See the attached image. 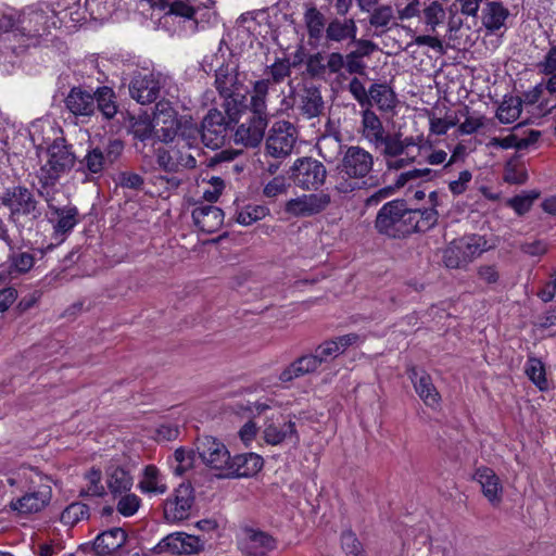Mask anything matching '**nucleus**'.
<instances>
[{
    "instance_id": "1",
    "label": "nucleus",
    "mask_w": 556,
    "mask_h": 556,
    "mask_svg": "<svg viewBox=\"0 0 556 556\" xmlns=\"http://www.w3.org/2000/svg\"><path fill=\"white\" fill-rule=\"evenodd\" d=\"M439 214L433 208H408L405 201L393 200L378 212L375 228L390 238H402L413 232H425L434 227Z\"/></svg>"
},
{
    "instance_id": "2",
    "label": "nucleus",
    "mask_w": 556,
    "mask_h": 556,
    "mask_svg": "<svg viewBox=\"0 0 556 556\" xmlns=\"http://www.w3.org/2000/svg\"><path fill=\"white\" fill-rule=\"evenodd\" d=\"M374 167V156L359 146L346 147L337 174L332 176L333 190L340 194H350L359 190L363 179L368 176Z\"/></svg>"
},
{
    "instance_id": "3",
    "label": "nucleus",
    "mask_w": 556,
    "mask_h": 556,
    "mask_svg": "<svg viewBox=\"0 0 556 556\" xmlns=\"http://www.w3.org/2000/svg\"><path fill=\"white\" fill-rule=\"evenodd\" d=\"M39 168L37 178L42 187L55 185V182L68 173L76 162V155L71 144L64 138H55L45 150L37 154Z\"/></svg>"
},
{
    "instance_id": "4",
    "label": "nucleus",
    "mask_w": 556,
    "mask_h": 556,
    "mask_svg": "<svg viewBox=\"0 0 556 556\" xmlns=\"http://www.w3.org/2000/svg\"><path fill=\"white\" fill-rule=\"evenodd\" d=\"M179 128L177 112L165 99L141 111V141L154 138L160 142H170Z\"/></svg>"
},
{
    "instance_id": "5",
    "label": "nucleus",
    "mask_w": 556,
    "mask_h": 556,
    "mask_svg": "<svg viewBox=\"0 0 556 556\" xmlns=\"http://www.w3.org/2000/svg\"><path fill=\"white\" fill-rule=\"evenodd\" d=\"M362 116V136L375 148L382 147V155H395L403 151L408 144H412V137L403 138L401 132L386 134L383 124L379 116L370 109L366 108L361 113Z\"/></svg>"
},
{
    "instance_id": "6",
    "label": "nucleus",
    "mask_w": 556,
    "mask_h": 556,
    "mask_svg": "<svg viewBox=\"0 0 556 556\" xmlns=\"http://www.w3.org/2000/svg\"><path fill=\"white\" fill-rule=\"evenodd\" d=\"M224 108L226 116L217 109H211L201 123V140L213 150L225 144L229 130L239 119L240 109H232L230 101Z\"/></svg>"
},
{
    "instance_id": "7",
    "label": "nucleus",
    "mask_w": 556,
    "mask_h": 556,
    "mask_svg": "<svg viewBox=\"0 0 556 556\" xmlns=\"http://www.w3.org/2000/svg\"><path fill=\"white\" fill-rule=\"evenodd\" d=\"M61 18L56 12L46 3L28 7L18 16L17 29L27 37H41L52 28H58Z\"/></svg>"
},
{
    "instance_id": "8",
    "label": "nucleus",
    "mask_w": 556,
    "mask_h": 556,
    "mask_svg": "<svg viewBox=\"0 0 556 556\" xmlns=\"http://www.w3.org/2000/svg\"><path fill=\"white\" fill-rule=\"evenodd\" d=\"M486 240L479 235L453 240L443 251V263L448 268H460L488 250Z\"/></svg>"
},
{
    "instance_id": "9",
    "label": "nucleus",
    "mask_w": 556,
    "mask_h": 556,
    "mask_svg": "<svg viewBox=\"0 0 556 556\" xmlns=\"http://www.w3.org/2000/svg\"><path fill=\"white\" fill-rule=\"evenodd\" d=\"M39 193L48 206L47 219L52 225L53 238L58 242H63L79 223L78 210L74 205L59 206L49 190H40Z\"/></svg>"
},
{
    "instance_id": "10",
    "label": "nucleus",
    "mask_w": 556,
    "mask_h": 556,
    "mask_svg": "<svg viewBox=\"0 0 556 556\" xmlns=\"http://www.w3.org/2000/svg\"><path fill=\"white\" fill-rule=\"evenodd\" d=\"M289 178L300 189L316 191L327 179L325 165L311 156L296 159L289 170Z\"/></svg>"
},
{
    "instance_id": "11",
    "label": "nucleus",
    "mask_w": 556,
    "mask_h": 556,
    "mask_svg": "<svg viewBox=\"0 0 556 556\" xmlns=\"http://www.w3.org/2000/svg\"><path fill=\"white\" fill-rule=\"evenodd\" d=\"M0 203L10 212L13 220L22 216L37 218L40 215L38 201L33 191L22 185H13L0 193Z\"/></svg>"
},
{
    "instance_id": "12",
    "label": "nucleus",
    "mask_w": 556,
    "mask_h": 556,
    "mask_svg": "<svg viewBox=\"0 0 556 556\" xmlns=\"http://www.w3.org/2000/svg\"><path fill=\"white\" fill-rule=\"evenodd\" d=\"M204 549V542L199 536L186 532H174L162 539L155 546L141 545L144 556L170 553L173 555H192Z\"/></svg>"
},
{
    "instance_id": "13",
    "label": "nucleus",
    "mask_w": 556,
    "mask_h": 556,
    "mask_svg": "<svg viewBox=\"0 0 556 556\" xmlns=\"http://www.w3.org/2000/svg\"><path fill=\"white\" fill-rule=\"evenodd\" d=\"M298 139L294 125L288 121L275 122L266 139V151L273 157H286L291 154Z\"/></svg>"
},
{
    "instance_id": "14",
    "label": "nucleus",
    "mask_w": 556,
    "mask_h": 556,
    "mask_svg": "<svg viewBox=\"0 0 556 556\" xmlns=\"http://www.w3.org/2000/svg\"><path fill=\"white\" fill-rule=\"evenodd\" d=\"M194 505V490L190 483H181L164 502V518L170 523L180 522L190 517Z\"/></svg>"
},
{
    "instance_id": "15",
    "label": "nucleus",
    "mask_w": 556,
    "mask_h": 556,
    "mask_svg": "<svg viewBox=\"0 0 556 556\" xmlns=\"http://www.w3.org/2000/svg\"><path fill=\"white\" fill-rule=\"evenodd\" d=\"M197 452L207 467L219 473H224L226 466L229 465V451L223 442L213 437L198 439Z\"/></svg>"
},
{
    "instance_id": "16",
    "label": "nucleus",
    "mask_w": 556,
    "mask_h": 556,
    "mask_svg": "<svg viewBox=\"0 0 556 556\" xmlns=\"http://www.w3.org/2000/svg\"><path fill=\"white\" fill-rule=\"evenodd\" d=\"M330 203L331 197L329 193H309L289 200L286 203L285 211L296 217H307L325 211Z\"/></svg>"
},
{
    "instance_id": "17",
    "label": "nucleus",
    "mask_w": 556,
    "mask_h": 556,
    "mask_svg": "<svg viewBox=\"0 0 556 556\" xmlns=\"http://www.w3.org/2000/svg\"><path fill=\"white\" fill-rule=\"evenodd\" d=\"M242 84L239 80L237 66L224 64L215 72V87L218 93L225 99V103L230 101L232 109H239L236 97Z\"/></svg>"
},
{
    "instance_id": "18",
    "label": "nucleus",
    "mask_w": 556,
    "mask_h": 556,
    "mask_svg": "<svg viewBox=\"0 0 556 556\" xmlns=\"http://www.w3.org/2000/svg\"><path fill=\"white\" fill-rule=\"evenodd\" d=\"M358 27L352 17H334L327 23L325 40L327 45L333 43H355L359 41L357 38Z\"/></svg>"
},
{
    "instance_id": "19",
    "label": "nucleus",
    "mask_w": 556,
    "mask_h": 556,
    "mask_svg": "<svg viewBox=\"0 0 556 556\" xmlns=\"http://www.w3.org/2000/svg\"><path fill=\"white\" fill-rule=\"evenodd\" d=\"M263 458L255 453L238 454L229 457V465L219 477H252L263 467Z\"/></svg>"
},
{
    "instance_id": "20",
    "label": "nucleus",
    "mask_w": 556,
    "mask_h": 556,
    "mask_svg": "<svg viewBox=\"0 0 556 556\" xmlns=\"http://www.w3.org/2000/svg\"><path fill=\"white\" fill-rule=\"evenodd\" d=\"M353 45L355 49L343 54L344 70L350 75H364L367 68L364 58L370 56L379 48L369 39H359Z\"/></svg>"
},
{
    "instance_id": "21",
    "label": "nucleus",
    "mask_w": 556,
    "mask_h": 556,
    "mask_svg": "<svg viewBox=\"0 0 556 556\" xmlns=\"http://www.w3.org/2000/svg\"><path fill=\"white\" fill-rule=\"evenodd\" d=\"M185 148H170L163 147L156 150V160L163 169L167 172H178L181 168H194L197 166L195 157L184 151Z\"/></svg>"
},
{
    "instance_id": "22",
    "label": "nucleus",
    "mask_w": 556,
    "mask_h": 556,
    "mask_svg": "<svg viewBox=\"0 0 556 556\" xmlns=\"http://www.w3.org/2000/svg\"><path fill=\"white\" fill-rule=\"evenodd\" d=\"M408 377L414 384V389L425 405L435 408L440 405L441 395L429 374L418 370L415 367L408 369Z\"/></svg>"
},
{
    "instance_id": "23",
    "label": "nucleus",
    "mask_w": 556,
    "mask_h": 556,
    "mask_svg": "<svg viewBox=\"0 0 556 556\" xmlns=\"http://www.w3.org/2000/svg\"><path fill=\"white\" fill-rule=\"evenodd\" d=\"M240 546L241 549L250 556H266L270 551L276 548L277 541L266 532L250 529L245 531Z\"/></svg>"
},
{
    "instance_id": "24",
    "label": "nucleus",
    "mask_w": 556,
    "mask_h": 556,
    "mask_svg": "<svg viewBox=\"0 0 556 556\" xmlns=\"http://www.w3.org/2000/svg\"><path fill=\"white\" fill-rule=\"evenodd\" d=\"M51 500V490L45 488L42 490L26 493L22 497L12 500L10 508L20 515H29L41 511Z\"/></svg>"
},
{
    "instance_id": "25",
    "label": "nucleus",
    "mask_w": 556,
    "mask_h": 556,
    "mask_svg": "<svg viewBox=\"0 0 556 556\" xmlns=\"http://www.w3.org/2000/svg\"><path fill=\"white\" fill-rule=\"evenodd\" d=\"M475 480L481 485L483 495L493 506H498L503 500V484L498 476L489 467L476 470Z\"/></svg>"
},
{
    "instance_id": "26",
    "label": "nucleus",
    "mask_w": 556,
    "mask_h": 556,
    "mask_svg": "<svg viewBox=\"0 0 556 556\" xmlns=\"http://www.w3.org/2000/svg\"><path fill=\"white\" fill-rule=\"evenodd\" d=\"M268 122L263 118L250 117L247 122L238 126L235 132L236 143L245 147H256L264 138Z\"/></svg>"
},
{
    "instance_id": "27",
    "label": "nucleus",
    "mask_w": 556,
    "mask_h": 556,
    "mask_svg": "<svg viewBox=\"0 0 556 556\" xmlns=\"http://www.w3.org/2000/svg\"><path fill=\"white\" fill-rule=\"evenodd\" d=\"M303 22L307 31L308 43L316 46L325 37L327 22L325 15L314 4H305Z\"/></svg>"
},
{
    "instance_id": "28",
    "label": "nucleus",
    "mask_w": 556,
    "mask_h": 556,
    "mask_svg": "<svg viewBox=\"0 0 556 556\" xmlns=\"http://www.w3.org/2000/svg\"><path fill=\"white\" fill-rule=\"evenodd\" d=\"M194 224L206 233L217 231L224 223V212L214 205H202L192 211Z\"/></svg>"
},
{
    "instance_id": "29",
    "label": "nucleus",
    "mask_w": 556,
    "mask_h": 556,
    "mask_svg": "<svg viewBox=\"0 0 556 556\" xmlns=\"http://www.w3.org/2000/svg\"><path fill=\"white\" fill-rule=\"evenodd\" d=\"M121 150L122 143L119 141H113L110 144L106 156L103 154L101 149L93 148L89 150L80 161V169L90 174H99L104 169L108 162H113L111 154H118Z\"/></svg>"
},
{
    "instance_id": "30",
    "label": "nucleus",
    "mask_w": 556,
    "mask_h": 556,
    "mask_svg": "<svg viewBox=\"0 0 556 556\" xmlns=\"http://www.w3.org/2000/svg\"><path fill=\"white\" fill-rule=\"evenodd\" d=\"M410 137L413 143L403 148L401 153L395 155H383L386 159H394L387 162L389 169H401L415 162L421 163L420 157L422 156V152L426 150L425 146L420 144L422 139L413 136Z\"/></svg>"
},
{
    "instance_id": "31",
    "label": "nucleus",
    "mask_w": 556,
    "mask_h": 556,
    "mask_svg": "<svg viewBox=\"0 0 556 556\" xmlns=\"http://www.w3.org/2000/svg\"><path fill=\"white\" fill-rule=\"evenodd\" d=\"M269 79H260L253 83L252 94L249 104L251 116L263 118L268 122L267 96L269 91Z\"/></svg>"
},
{
    "instance_id": "32",
    "label": "nucleus",
    "mask_w": 556,
    "mask_h": 556,
    "mask_svg": "<svg viewBox=\"0 0 556 556\" xmlns=\"http://www.w3.org/2000/svg\"><path fill=\"white\" fill-rule=\"evenodd\" d=\"M126 538L123 529L113 528L97 535L93 542V549L97 555H110L125 544Z\"/></svg>"
},
{
    "instance_id": "33",
    "label": "nucleus",
    "mask_w": 556,
    "mask_h": 556,
    "mask_svg": "<svg viewBox=\"0 0 556 556\" xmlns=\"http://www.w3.org/2000/svg\"><path fill=\"white\" fill-rule=\"evenodd\" d=\"M299 98V109L306 118H314L323 113L324 100L317 87H304Z\"/></svg>"
},
{
    "instance_id": "34",
    "label": "nucleus",
    "mask_w": 556,
    "mask_h": 556,
    "mask_svg": "<svg viewBox=\"0 0 556 556\" xmlns=\"http://www.w3.org/2000/svg\"><path fill=\"white\" fill-rule=\"evenodd\" d=\"M166 85L167 76L160 72L141 74V104L156 101Z\"/></svg>"
},
{
    "instance_id": "35",
    "label": "nucleus",
    "mask_w": 556,
    "mask_h": 556,
    "mask_svg": "<svg viewBox=\"0 0 556 556\" xmlns=\"http://www.w3.org/2000/svg\"><path fill=\"white\" fill-rule=\"evenodd\" d=\"M67 109L75 115L90 116L96 111L94 94L73 88L65 100Z\"/></svg>"
},
{
    "instance_id": "36",
    "label": "nucleus",
    "mask_w": 556,
    "mask_h": 556,
    "mask_svg": "<svg viewBox=\"0 0 556 556\" xmlns=\"http://www.w3.org/2000/svg\"><path fill=\"white\" fill-rule=\"evenodd\" d=\"M509 11L497 1L486 2L482 10V24L490 31L495 33L505 25Z\"/></svg>"
},
{
    "instance_id": "37",
    "label": "nucleus",
    "mask_w": 556,
    "mask_h": 556,
    "mask_svg": "<svg viewBox=\"0 0 556 556\" xmlns=\"http://www.w3.org/2000/svg\"><path fill=\"white\" fill-rule=\"evenodd\" d=\"M263 433L265 442L270 445H278L286 440H293L294 443H298L300 440L295 424L292 420L285 422L282 426L268 424Z\"/></svg>"
},
{
    "instance_id": "38",
    "label": "nucleus",
    "mask_w": 556,
    "mask_h": 556,
    "mask_svg": "<svg viewBox=\"0 0 556 556\" xmlns=\"http://www.w3.org/2000/svg\"><path fill=\"white\" fill-rule=\"evenodd\" d=\"M28 132L38 153L40 150H45L43 146L48 144L52 137L56 135V128L51 121L40 118L30 124Z\"/></svg>"
},
{
    "instance_id": "39",
    "label": "nucleus",
    "mask_w": 556,
    "mask_h": 556,
    "mask_svg": "<svg viewBox=\"0 0 556 556\" xmlns=\"http://www.w3.org/2000/svg\"><path fill=\"white\" fill-rule=\"evenodd\" d=\"M369 105L375 103L381 111H390L396 105V96L392 88L387 84H372L369 87Z\"/></svg>"
},
{
    "instance_id": "40",
    "label": "nucleus",
    "mask_w": 556,
    "mask_h": 556,
    "mask_svg": "<svg viewBox=\"0 0 556 556\" xmlns=\"http://www.w3.org/2000/svg\"><path fill=\"white\" fill-rule=\"evenodd\" d=\"M167 491L165 478L161 475L160 470L149 465L141 473V492L151 495H161Z\"/></svg>"
},
{
    "instance_id": "41",
    "label": "nucleus",
    "mask_w": 556,
    "mask_h": 556,
    "mask_svg": "<svg viewBox=\"0 0 556 556\" xmlns=\"http://www.w3.org/2000/svg\"><path fill=\"white\" fill-rule=\"evenodd\" d=\"M343 147L339 135H323L316 143L319 155L328 163H333L339 159Z\"/></svg>"
},
{
    "instance_id": "42",
    "label": "nucleus",
    "mask_w": 556,
    "mask_h": 556,
    "mask_svg": "<svg viewBox=\"0 0 556 556\" xmlns=\"http://www.w3.org/2000/svg\"><path fill=\"white\" fill-rule=\"evenodd\" d=\"M340 354L338 345L332 339L326 340L315 348L313 353L306 354L308 362L313 366L315 372L324 365L336 359Z\"/></svg>"
},
{
    "instance_id": "43",
    "label": "nucleus",
    "mask_w": 556,
    "mask_h": 556,
    "mask_svg": "<svg viewBox=\"0 0 556 556\" xmlns=\"http://www.w3.org/2000/svg\"><path fill=\"white\" fill-rule=\"evenodd\" d=\"M369 25L375 28V35L381 36L390 29V23L394 20V12L391 5L382 4L371 9L369 12Z\"/></svg>"
},
{
    "instance_id": "44",
    "label": "nucleus",
    "mask_w": 556,
    "mask_h": 556,
    "mask_svg": "<svg viewBox=\"0 0 556 556\" xmlns=\"http://www.w3.org/2000/svg\"><path fill=\"white\" fill-rule=\"evenodd\" d=\"M97 108L106 119L113 118L117 114L115 92L110 87H100L94 92Z\"/></svg>"
},
{
    "instance_id": "45",
    "label": "nucleus",
    "mask_w": 556,
    "mask_h": 556,
    "mask_svg": "<svg viewBox=\"0 0 556 556\" xmlns=\"http://www.w3.org/2000/svg\"><path fill=\"white\" fill-rule=\"evenodd\" d=\"M315 370L308 362L306 355L298 357L291 364H289L279 375V380L283 383L291 382L302 376L313 374Z\"/></svg>"
},
{
    "instance_id": "46",
    "label": "nucleus",
    "mask_w": 556,
    "mask_h": 556,
    "mask_svg": "<svg viewBox=\"0 0 556 556\" xmlns=\"http://www.w3.org/2000/svg\"><path fill=\"white\" fill-rule=\"evenodd\" d=\"M102 475L99 469L92 468L84 476L85 484L80 489V496H102L105 488L101 482Z\"/></svg>"
},
{
    "instance_id": "47",
    "label": "nucleus",
    "mask_w": 556,
    "mask_h": 556,
    "mask_svg": "<svg viewBox=\"0 0 556 556\" xmlns=\"http://www.w3.org/2000/svg\"><path fill=\"white\" fill-rule=\"evenodd\" d=\"M424 23L428 31H435L445 18V11L439 1H431L429 4L421 8Z\"/></svg>"
},
{
    "instance_id": "48",
    "label": "nucleus",
    "mask_w": 556,
    "mask_h": 556,
    "mask_svg": "<svg viewBox=\"0 0 556 556\" xmlns=\"http://www.w3.org/2000/svg\"><path fill=\"white\" fill-rule=\"evenodd\" d=\"M108 485L113 494H122L130 490L132 478L122 468H115L109 473Z\"/></svg>"
},
{
    "instance_id": "49",
    "label": "nucleus",
    "mask_w": 556,
    "mask_h": 556,
    "mask_svg": "<svg viewBox=\"0 0 556 556\" xmlns=\"http://www.w3.org/2000/svg\"><path fill=\"white\" fill-rule=\"evenodd\" d=\"M521 114V100L519 97H510L501 104L496 116L503 124H510L519 118Z\"/></svg>"
},
{
    "instance_id": "50",
    "label": "nucleus",
    "mask_w": 556,
    "mask_h": 556,
    "mask_svg": "<svg viewBox=\"0 0 556 556\" xmlns=\"http://www.w3.org/2000/svg\"><path fill=\"white\" fill-rule=\"evenodd\" d=\"M526 374L529 379L541 390L544 391L548 388L547 379L545 376V367L541 359L536 357H529L526 365Z\"/></svg>"
},
{
    "instance_id": "51",
    "label": "nucleus",
    "mask_w": 556,
    "mask_h": 556,
    "mask_svg": "<svg viewBox=\"0 0 556 556\" xmlns=\"http://www.w3.org/2000/svg\"><path fill=\"white\" fill-rule=\"evenodd\" d=\"M88 506L80 502L70 504L61 514V522L65 526H74L83 519L88 518Z\"/></svg>"
},
{
    "instance_id": "52",
    "label": "nucleus",
    "mask_w": 556,
    "mask_h": 556,
    "mask_svg": "<svg viewBox=\"0 0 556 556\" xmlns=\"http://www.w3.org/2000/svg\"><path fill=\"white\" fill-rule=\"evenodd\" d=\"M291 62L289 59H276V61L266 67V73L270 84H280L291 75Z\"/></svg>"
},
{
    "instance_id": "53",
    "label": "nucleus",
    "mask_w": 556,
    "mask_h": 556,
    "mask_svg": "<svg viewBox=\"0 0 556 556\" xmlns=\"http://www.w3.org/2000/svg\"><path fill=\"white\" fill-rule=\"evenodd\" d=\"M539 195L540 193L536 191L518 194L508 199L507 205L511 207L518 215H523L530 211L534 200H536Z\"/></svg>"
},
{
    "instance_id": "54",
    "label": "nucleus",
    "mask_w": 556,
    "mask_h": 556,
    "mask_svg": "<svg viewBox=\"0 0 556 556\" xmlns=\"http://www.w3.org/2000/svg\"><path fill=\"white\" fill-rule=\"evenodd\" d=\"M10 273L24 274L34 266V256L28 252H15L10 257Z\"/></svg>"
},
{
    "instance_id": "55",
    "label": "nucleus",
    "mask_w": 556,
    "mask_h": 556,
    "mask_svg": "<svg viewBox=\"0 0 556 556\" xmlns=\"http://www.w3.org/2000/svg\"><path fill=\"white\" fill-rule=\"evenodd\" d=\"M268 214V208L262 205L247 206L237 215V222L243 226H249L261 220Z\"/></svg>"
},
{
    "instance_id": "56",
    "label": "nucleus",
    "mask_w": 556,
    "mask_h": 556,
    "mask_svg": "<svg viewBox=\"0 0 556 556\" xmlns=\"http://www.w3.org/2000/svg\"><path fill=\"white\" fill-rule=\"evenodd\" d=\"M174 457L175 460L178 463V465L175 468V472L177 475H182L192 467L194 460V453L193 451L179 447L175 451Z\"/></svg>"
},
{
    "instance_id": "57",
    "label": "nucleus",
    "mask_w": 556,
    "mask_h": 556,
    "mask_svg": "<svg viewBox=\"0 0 556 556\" xmlns=\"http://www.w3.org/2000/svg\"><path fill=\"white\" fill-rule=\"evenodd\" d=\"M395 9L397 20L403 22L419 16L421 13V3L419 0H407L405 7L395 3Z\"/></svg>"
},
{
    "instance_id": "58",
    "label": "nucleus",
    "mask_w": 556,
    "mask_h": 556,
    "mask_svg": "<svg viewBox=\"0 0 556 556\" xmlns=\"http://www.w3.org/2000/svg\"><path fill=\"white\" fill-rule=\"evenodd\" d=\"M325 56L320 52L311 54L306 60V72L312 77H321L326 74Z\"/></svg>"
},
{
    "instance_id": "59",
    "label": "nucleus",
    "mask_w": 556,
    "mask_h": 556,
    "mask_svg": "<svg viewBox=\"0 0 556 556\" xmlns=\"http://www.w3.org/2000/svg\"><path fill=\"white\" fill-rule=\"evenodd\" d=\"M349 91L361 106L369 105V90L367 91L364 84L357 78L353 77L349 84Z\"/></svg>"
},
{
    "instance_id": "60",
    "label": "nucleus",
    "mask_w": 556,
    "mask_h": 556,
    "mask_svg": "<svg viewBox=\"0 0 556 556\" xmlns=\"http://www.w3.org/2000/svg\"><path fill=\"white\" fill-rule=\"evenodd\" d=\"M147 432V435L159 441H170L177 438L178 429L176 427L169 425H161L155 430L151 431L147 427L143 429Z\"/></svg>"
},
{
    "instance_id": "61",
    "label": "nucleus",
    "mask_w": 556,
    "mask_h": 556,
    "mask_svg": "<svg viewBox=\"0 0 556 556\" xmlns=\"http://www.w3.org/2000/svg\"><path fill=\"white\" fill-rule=\"evenodd\" d=\"M342 548L348 556H359L362 552V544L354 533L344 532L341 538Z\"/></svg>"
},
{
    "instance_id": "62",
    "label": "nucleus",
    "mask_w": 556,
    "mask_h": 556,
    "mask_svg": "<svg viewBox=\"0 0 556 556\" xmlns=\"http://www.w3.org/2000/svg\"><path fill=\"white\" fill-rule=\"evenodd\" d=\"M139 508V501L135 494L124 495L117 504V510L123 516H132Z\"/></svg>"
},
{
    "instance_id": "63",
    "label": "nucleus",
    "mask_w": 556,
    "mask_h": 556,
    "mask_svg": "<svg viewBox=\"0 0 556 556\" xmlns=\"http://www.w3.org/2000/svg\"><path fill=\"white\" fill-rule=\"evenodd\" d=\"M325 67L329 74L338 75L344 70L343 53L339 51L330 52L326 56Z\"/></svg>"
},
{
    "instance_id": "64",
    "label": "nucleus",
    "mask_w": 556,
    "mask_h": 556,
    "mask_svg": "<svg viewBox=\"0 0 556 556\" xmlns=\"http://www.w3.org/2000/svg\"><path fill=\"white\" fill-rule=\"evenodd\" d=\"M538 68L544 75L556 72V43L547 51L544 59L538 63Z\"/></svg>"
}]
</instances>
